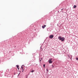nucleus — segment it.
I'll list each match as a JSON object with an SVG mask.
<instances>
[{
    "instance_id": "obj_1",
    "label": "nucleus",
    "mask_w": 78,
    "mask_h": 78,
    "mask_svg": "<svg viewBox=\"0 0 78 78\" xmlns=\"http://www.w3.org/2000/svg\"><path fill=\"white\" fill-rule=\"evenodd\" d=\"M58 39L60 40V41H62L63 42L65 40V39H64V37H61V36H59L58 37Z\"/></svg>"
},
{
    "instance_id": "obj_2",
    "label": "nucleus",
    "mask_w": 78,
    "mask_h": 78,
    "mask_svg": "<svg viewBox=\"0 0 78 78\" xmlns=\"http://www.w3.org/2000/svg\"><path fill=\"white\" fill-rule=\"evenodd\" d=\"M54 37V35H51L49 36V38H50V39H52V38H53Z\"/></svg>"
},
{
    "instance_id": "obj_3",
    "label": "nucleus",
    "mask_w": 78,
    "mask_h": 78,
    "mask_svg": "<svg viewBox=\"0 0 78 78\" xmlns=\"http://www.w3.org/2000/svg\"><path fill=\"white\" fill-rule=\"evenodd\" d=\"M51 60H52V58H50L48 60V62L50 64L52 63V61H51Z\"/></svg>"
},
{
    "instance_id": "obj_4",
    "label": "nucleus",
    "mask_w": 78,
    "mask_h": 78,
    "mask_svg": "<svg viewBox=\"0 0 78 78\" xmlns=\"http://www.w3.org/2000/svg\"><path fill=\"white\" fill-rule=\"evenodd\" d=\"M45 27H46V25H44V26H42V28H45Z\"/></svg>"
},
{
    "instance_id": "obj_5",
    "label": "nucleus",
    "mask_w": 78,
    "mask_h": 78,
    "mask_svg": "<svg viewBox=\"0 0 78 78\" xmlns=\"http://www.w3.org/2000/svg\"><path fill=\"white\" fill-rule=\"evenodd\" d=\"M74 8H76V5H74L73 6Z\"/></svg>"
},
{
    "instance_id": "obj_6",
    "label": "nucleus",
    "mask_w": 78,
    "mask_h": 78,
    "mask_svg": "<svg viewBox=\"0 0 78 78\" xmlns=\"http://www.w3.org/2000/svg\"><path fill=\"white\" fill-rule=\"evenodd\" d=\"M16 67L18 69H19V65H16Z\"/></svg>"
},
{
    "instance_id": "obj_7",
    "label": "nucleus",
    "mask_w": 78,
    "mask_h": 78,
    "mask_svg": "<svg viewBox=\"0 0 78 78\" xmlns=\"http://www.w3.org/2000/svg\"><path fill=\"white\" fill-rule=\"evenodd\" d=\"M34 72V70H32L31 72H32V73H33V72Z\"/></svg>"
},
{
    "instance_id": "obj_8",
    "label": "nucleus",
    "mask_w": 78,
    "mask_h": 78,
    "mask_svg": "<svg viewBox=\"0 0 78 78\" xmlns=\"http://www.w3.org/2000/svg\"><path fill=\"white\" fill-rule=\"evenodd\" d=\"M21 69H22V70H23V66H21Z\"/></svg>"
},
{
    "instance_id": "obj_9",
    "label": "nucleus",
    "mask_w": 78,
    "mask_h": 78,
    "mask_svg": "<svg viewBox=\"0 0 78 78\" xmlns=\"http://www.w3.org/2000/svg\"><path fill=\"white\" fill-rule=\"evenodd\" d=\"M52 68H54V66H53V65H52Z\"/></svg>"
},
{
    "instance_id": "obj_10",
    "label": "nucleus",
    "mask_w": 78,
    "mask_h": 78,
    "mask_svg": "<svg viewBox=\"0 0 78 78\" xmlns=\"http://www.w3.org/2000/svg\"><path fill=\"white\" fill-rule=\"evenodd\" d=\"M45 65L44 64V65H43V66L44 67H45Z\"/></svg>"
},
{
    "instance_id": "obj_11",
    "label": "nucleus",
    "mask_w": 78,
    "mask_h": 78,
    "mask_svg": "<svg viewBox=\"0 0 78 78\" xmlns=\"http://www.w3.org/2000/svg\"><path fill=\"white\" fill-rule=\"evenodd\" d=\"M76 60H78V58H76Z\"/></svg>"
},
{
    "instance_id": "obj_12",
    "label": "nucleus",
    "mask_w": 78,
    "mask_h": 78,
    "mask_svg": "<svg viewBox=\"0 0 78 78\" xmlns=\"http://www.w3.org/2000/svg\"><path fill=\"white\" fill-rule=\"evenodd\" d=\"M24 69H23L22 72H24Z\"/></svg>"
},
{
    "instance_id": "obj_13",
    "label": "nucleus",
    "mask_w": 78,
    "mask_h": 78,
    "mask_svg": "<svg viewBox=\"0 0 78 78\" xmlns=\"http://www.w3.org/2000/svg\"><path fill=\"white\" fill-rule=\"evenodd\" d=\"M47 72H48V69H47Z\"/></svg>"
},
{
    "instance_id": "obj_14",
    "label": "nucleus",
    "mask_w": 78,
    "mask_h": 78,
    "mask_svg": "<svg viewBox=\"0 0 78 78\" xmlns=\"http://www.w3.org/2000/svg\"><path fill=\"white\" fill-rule=\"evenodd\" d=\"M63 9H62V10Z\"/></svg>"
},
{
    "instance_id": "obj_15",
    "label": "nucleus",
    "mask_w": 78,
    "mask_h": 78,
    "mask_svg": "<svg viewBox=\"0 0 78 78\" xmlns=\"http://www.w3.org/2000/svg\"><path fill=\"white\" fill-rule=\"evenodd\" d=\"M40 61H41V60H40Z\"/></svg>"
},
{
    "instance_id": "obj_16",
    "label": "nucleus",
    "mask_w": 78,
    "mask_h": 78,
    "mask_svg": "<svg viewBox=\"0 0 78 78\" xmlns=\"http://www.w3.org/2000/svg\"><path fill=\"white\" fill-rule=\"evenodd\" d=\"M71 56H72V55H71Z\"/></svg>"
}]
</instances>
